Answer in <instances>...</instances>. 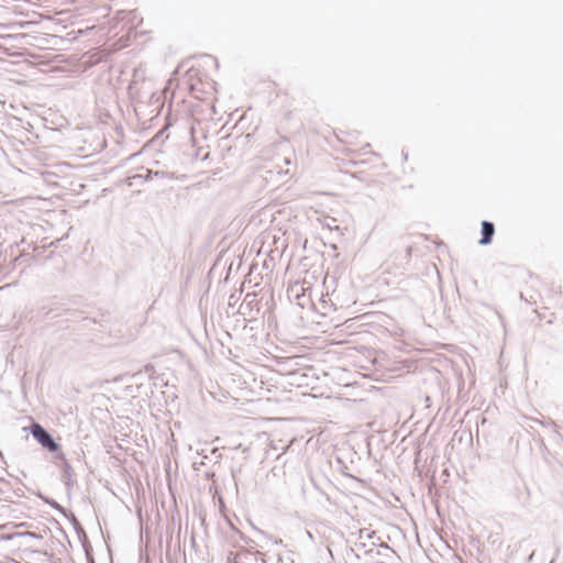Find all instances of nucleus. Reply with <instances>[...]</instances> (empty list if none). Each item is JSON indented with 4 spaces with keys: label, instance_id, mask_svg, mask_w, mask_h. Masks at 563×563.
I'll list each match as a JSON object with an SVG mask.
<instances>
[{
    "label": "nucleus",
    "instance_id": "f257e3e1",
    "mask_svg": "<svg viewBox=\"0 0 563 563\" xmlns=\"http://www.w3.org/2000/svg\"><path fill=\"white\" fill-rule=\"evenodd\" d=\"M32 437L41 444L43 449L51 453H55V460H64V453L59 443L55 441L53 435L40 423L32 422L29 427Z\"/></svg>",
    "mask_w": 563,
    "mask_h": 563
},
{
    "label": "nucleus",
    "instance_id": "f03ea898",
    "mask_svg": "<svg viewBox=\"0 0 563 563\" xmlns=\"http://www.w3.org/2000/svg\"><path fill=\"white\" fill-rule=\"evenodd\" d=\"M376 538V532L371 531L368 529H360L358 530V542L355 543L356 549L351 548L349 551H346V559L351 560V556H354L355 559H360L361 555L357 553L358 550H364V555L374 558L375 555H380L382 552L375 548H371L368 550L365 549L366 541L373 540Z\"/></svg>",
    "mask_w": 563,
    "mask_h": 563
},
{
    "label": "nucleus",
    "instance_id": "7ed1b4c3",
    "mask_svg": "<svg viewBox=\"0 0 563 563\" xmlns=\"http://www.w3.org/2000/svg\"><path fill=\"white\" fill-rule=\"evenodd\" d=\"M482 238L479 240L481 245H488L493 241V236L495 234V225L493 222L484 220L482 222Z\"/></svg>",
    "mask_w": 563,
    "mask_h": 563
},
{
    "label": "nucleus",
    "instance_id": "20e7f679",
    "mask_svg": "<svg viewBox=\"0 0 563 563\" xmlns=\"http://www.w3.org/2000/svg\"><path fill=\"white\" fill-rule=\"evenodd\" d=\"M74 522H75V527H76V531H77L78 538L82 542V547H84V549L86 551V554H89L90 544L88 542L87 534H86L84 528L80 526V523L77 521L76 518H74Z\"/></svg>",
    "mask_w": 563,
    "mask_h": 563
},
{
    "label": "nucleus",
    "instance_id": "39448f33",
    "mask_svg": "<svg viewBox=\"0 0 563 563\" xmlns=\"http://www.w3.org/2000/svg\"><path fill=\"white\" fill-rule=\"evenodd\" d=\"M63 462V465H62V479L64 481V483L66 485L69 484L70 479H71V476H73V467L71 465L68 463V461L66 460V456L64 455V460H60Z\"/></svg>",
    "mask_w": 563,
    "mask_h": 563
},
{
    "label": "nucleus",
    "instance_id": "423d86ee",
    "mask_svg": "<svg viewBox=\"0 0 563 563\" xmlns=\"http://www.w3.org/2000/svg\"><path fill=\"white\" fill-rule=\"evenodd\" d=\"M336 220L334 218L327 217L322 224L330 230H339V227L335 224Z\"/></svg>",
    "mask_w": 563,
    "mask_h": 563
},
{
    "label": "nucleus",
    "instance_id": "0eeeda50",
    "mask_svg": "<svg viewBox=\"0 0 563 563\" xmlns=\"http://www.w3.org/2000/svg\"><path fill=\"white\" fill-rule=\"evenodd\" d=\"M235 558H236V556H235V554H234V553H232V552H230V553L228 554V556H227V563H233V562H236Z\"/></svg>",
    "mask_w": 563,
    "mask_h": 563
},
{
    "label": "nucleus",
    "instance_id": "6e6552de",
    "mask_svg": "<svg viewBox=\"0 0 563 563\" xmlns=\"http://www.w3.org/2000/svg\"><path fill=\"white\" fill-rule=\"evenodd\" d=\"M231 527H232V529H233L234 531H236V532L240 534L241 539H242V540H244L246 543H249V542L251 541V540H249V539H247V538H246V537H245V536H244L240 530H238L236 528H234L232 525H231Z\"/></svg>",
    "mask_w": 563,
    "mask_h": 563
},
{
    "label": "nucleus",
    "instance_id": "1a4fd4ad",
    "mask_svg": "<svg viewBox=\"0 0 563 563\" xmlns=\"http://www.w3.org/2000/svg\"><path fill=\"white\" fill-rule=\"evenodd\" d=\"M379 547L383 548L387 552H393L391 548L387 543H385V542H382L379 544Z\"/></svg>",
    "mask_w": 563,
    "mask_h": 563
},
{
    "label": "nucleus",
    "instance_id": "9d476101",
    "mask_svg": "<svg viewBox=\"0 0 563 563\" xmlns=\"http://www.w3.org/2000/svg\"><path fill=\"white\" fill-rule=\"evenodd\" d=\"M49 505L56 509H60V506L55 500L49 501Z\"/></svg>",
    "mask_w": 563,
    "mask_h": 563
},
{
    "label": "nucleus",
    "instance_id": "9b49d317",
    "mask_svg": "<svg viewBox=\"0 0 563 563\" xmlns=\"http://www.w3.org/2000/svg\"><path fill=\"white\" fill-rule=\"evenodd\" d=\"M274 543L275 544H283V540L282 539H274Z\"/></svg>",
    "mask_w": 563,
    "mask_h": 563
},
{
    "label": "nucleus",
    "instance_id": "f8f14e48",
    "mask_svg": "<svg viewBox=\"0 0 563 563\" xmlns=\"http://www.w3.org/2000/svg\"><path fill=\"white\" fill-rule=\"evenodd\" d=\"M87 558L89 560V563H95V560H93V558L90 554H87Z\"/></svg>",
    "mask_w": 563,
    "mask_h": 563
},
{
    "label": "nucleus",
    "instance_id": "ddd939ff",
    "mask_svg": "<svg viewBox=\"0 0 563 563\" xmlns=\"http://www.w3.org/2000/svg\"><path fill=\"white\" fill-rule=\"evenodd\" d=\"M209 156V153L207 152L203 156H202V159H207Z\"/></svg>",
    "mask_w": 563,
    "mask_h": 563
},
{
    "label": "nucleus",
    "instance_id": "4468645a",
    "mask_svg": "<svg viewBox=\"0 0 563 563\" xmlns=\"http://www.w3.org/2000/svg\"><path fill=\"white\" fill-rule=\"evenodd\" d=\"M233 563H238V562H233Z\"/></svg>",
    "mask_w": 563,
    "mask_h": 563
}]
</instances>
